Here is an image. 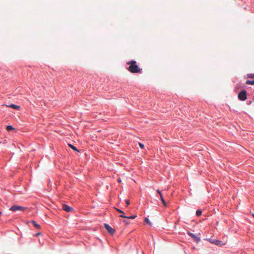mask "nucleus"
Masks as SVG:
<instances>
[{
  "instance_id": "1a4fd4ad",
  "label": "nucleus",
  "mask_w": 254,
  "mask_h": 254,
  "mask_svg": "<svg viewBox=\"0 0 254 254\" xmlns=\"http://www.w3.org/2000/svg\"><path fill=\"white\" fill-rule=\"evenodd\" d=\"M7 106L9 107L12 108L14 109H16V110H19L20 109V107L19 106L14 105L13 104H11L10 105Z\"/></svg>"
},
{
  "instance_id": "6ab92c4d",
  "label": "nucleus",
  "mask_w": 254,
  "mask_h": 254,
  "mask_svg": "<svg viewBox=\"0 0 254 254\" xmlns=\"http://www.w3.org/2000/svg\"><path fill=\"white\" fill-rule=\"evenodd\" d=\"M116 210H117V211H118L119 212H120V213H122V214L124 215V212H123L122 210H120V209H118V208H116Z\"/></svg>"
},
{
  "instance_id": "dca6fc26",
  "label": "nucleus",
  "mask_w": 254,
  "mask_h": 254,
  "mask_svg": "<svg viewBox=\"0 0 254 254\" xmlns=\"http://www.w3.org/2000/svg\"><path fill=\"white\" fill-rule=\"evenodd\" d=\"M145 222L149 225H151V223L147 218H145L144 220Z\"/></svg>"
},
{
  "instance_id": "5701e85b",
  "label": "nucleus",
  "mask_w": 254,
  "mask_h": 254,
  "mask_svg": "<svg viewBox=\"0 0 254 254\" xmlns=\"http://www.w3.org/2000/svg\"><path fill=\"white\" fill-rule=\"evenodd\" d=\"M1 212L0 211V216H1Z\"/></svg>"
},
{
  "instance_id": "9b49d317",
  "label": "nucleus",
  "mask_w": 254,
  "mask_h": 254,
  "mask_svg": "<svg viewBox=\"0 0 254 254\" xmlns=\"http://www.w3.org/2000/svg\"><path fill=\"white\" fill-rule=\"evenodd\" d=\"M213 243L219 246H222L224 245V244L223 243L222 241L219 240H216L215 242H213Z\"/></svg>"
},
{
  "instance_id": "412c9836",
  "label": "nucleus",
  "mask_w": 254,
  "mask_h": 254,
  "mask_svg": "<svg viewBox=\"0 0 254 254\" xmlns=\"http://www.w3.org/2000/svg\"><path fill=\"white\" fill-rule=\"evenodd\" d=\"M124 222L127 224H128L129 223V222H128V221L126 220H124Z\"/></svg>"
},
{
  "instance_id": "f8f14e48",
  "label": "nucleus",
  "mask_w": 254,
  "mask_h": 254,
  "mask_svg": "<svg viewBox=\"0 0 254 254\" xmlns=\"http://www.w3.org/2000/svg\"><path fill=\"white\" fill-rule=\"evenodd\" d=\"M31 223L33 224L34 227L36 228L39 229L40 228V226L35 221H32Z\"/></svg>"
},
{
  "instance_id": "4468645a",
  "label": "nucleus",
  "mask_w": 254,
  "mask_h": 254,
  "mask_svg": "<svg viewBox=\"0 0 254 254\" xmlns=\"http://www.w3.org/2000/svg\"><path fill=\"white\" fill-rule=\"evenodd\" d=\"M246 83L247 84H251L254 85V80H247L246 81Z\"/></svg>"
},
{
  "instance_id": "2eb2a0df",
  "label": "nucleus",
  "mask_w": 254,
  "mask_h": 254,
  "mask_svg": "<svg viewBox=\"0 0 254 254\" xmlns=\"http://www.w3.org/2000/svg\"><path fill=\"white\" fill-rule=\"evenodd\" d=\"M202 214V211L200 209H198L196 211V215L197 216H200Z\"/></svg>"
},
{
  "instance_id": "b1692460",
  "label": "nucleus",
  "mask_w": 254,
  "mask_h": 254,
  "mask_svg": "<svg viewBox=\"0 0 254 254\" xmlns=\"http://www.w3.org/2000/svg\"><path fill=\"white\" fill-rule=\"evenodd\" d=\"M252 216L254 217V214H253Z\"/></svg>"
},
{
  "instance_id": "7ed1b4c3",
  "label": "nucleus",
  "mask_w": 254,
  "mask_h": 254,
  "mask_svg": "<svg viewBox=\"0 0 254 254\" xmlns=\"http://www.w3.org/2000/svg\"><path fill=\"white\" fill-rule=\"evenodd\" d=\"M104 227L109 233H110L112 235H113L114 234L115 230L114 228H112L108 224L105 223L104 224Z\"/></svg>"
},
{
  "instance_id": "20e7f679",
  "label": "nucleus",
  "mask_w": 254,
  "mask_h": 254,
  "mask_svg": "<svg viewBox=\"0 0 254 254\" xmlns=\"http://www.w3.org/2000/svg\"><path fill=\"white\" fill-rule=\"evenodd\" d=\"M24 209H25V208H24L22 206H17V205L12 206L10 208V210H12L13 211H15L17 210H24Z\"/></svg>"
},
{
  "instance_id": "aec40b11",
  "label": "nucleus",
  "mask_w": 254,
  "mask_h": 254,
  "mask_svg": "<svg viewBox=\"0 0 254 254\" xmlns=\"http://www.w3.org/2000/svg\"><path fill=\"white\" fill-rule=\"evenodd\" d=\"M126 203L127 204V205H128L130 204L129 200L128 199L125 200Z\"/></svg>"
},
{
  "instance_id": "423d86ee",
  "label": "nucleus",
  "mask_w": 254,
  "mask_h": 254,
  "mask_svg": "<svg viewBox=\"0 0 254 254\" xmlns=\"http://www.w3.org/2000/svg\"><path fill=\"white\" fill-rule=\"evenodd\" d=\"M157 192L158 193V194H159L160 195V200L161 201H162L163 205L165 206V207H166L167 206V203L166 202H165L164 198H163V195L161 193V191L159 190H157Z\"/></svg>"
},
{
  "instance_id": "4be33fe9",
  "label": "nucleus",
  "mask_w": 254,
  "mask_h": 254,
  "mask_svg": "<svg viewBox=\"0 0 254 254\" xmlns=\"http://www.w3.org/2000/svg\"><path fill=\"white\" fill-rule=\"evenodd\" d=\"M41 235V233H38L35 234V236L37 237Z\"/></svg>"
},
{
  "instance_id": "f3484780",
  "label": "nucleus",
  "mask_w": 254,
  "mask_h": 254,
  "mask_svg": "<svg viewBox=\"0 0 254 254\" xmlns=\"http://www.w3.org/2000/svg\"><path fill=\"white\" fill-rule=\"evenodd\" d=\"M248 77L249 78H254V73L248 74Z\"/></svg>"
},
{
  "instance_id": "f257e3e1",
  "label": "nucleus",
  "mask_w": 254,
  "mask_h": 254,
  "mask_svg": "<svg viewBox=\"0 0 254 254\" xmlns=\"http://www.w3.org/2000/svg\"><path fill=\"white\" fill-rule=\"evenodd\" d=\"M127 64L128 65L127 69L131 73H141L142 69L140 68L137 64V63L134 60H131L127 62Z\"/></svg>"
},
{
  "instance_id": "6e6552de",
  "label": "nucleus",
  "mask_w": 254,
  "mask_h": 254,
  "mask_svg": "<svg viewBox=\"0 0 254 254\" xmlns=\"http://www.w3.org/2000/svg\"><path fill=\"white\" fill-rule=\"evenodd\" d=\"M136 215H132V216H126L123 214H121L120 215V217H122V218H130V219H134L136 217Z\"/></svg>"
},
{
  "instance_id": "f03ea898",
  "label": "nucleus",
  "mask_w": 254,
  "mask_h": 254,
  "mask_svg": "<svg viewBox=\"0 0 254 254\" xmlns=\"http://www.w3.org/2000/svg\"><path fill=\"white\" fill-rule=\"evenodd\" d=\"M238 98L240 100L244 101L247 99V92L243 90L240 92L238 94Z\"/></svg>"
},
{
  "instance_id": "a211bd4d",
  "label": "nucleus",
  "mask_w": 254,
  "mask_h": 254,
  "mask_svg": "<svg viewBox=\"0 0 254 254\" xmlns=\"http://www.w3.org/2000/svg\"><path fill=\"white\" fill-rule=\"evenodd\" d=\"M138 144H139V146L140 147V148H141L142 149L144 148V145L142 143L139 142Z\"/></svg>"
},
{
  "instance_id": "9d476101",
  "label": "nucleus",
  "mask_w": 254,
  "mask_h": 254,
  "mask_svg": "<svg viewBox=\"0 0 254 254\" xmlns=\"http://www.w3.org/2000/svg\"><path fill=\"white\" fill-rule=\"evenodd\" d=\"M68 145L71 149H72L74 151L79 152V151L78 150V149L75 146H74L73 145L71 144H68Z\"/></svg>"
},
{
  "instance_id": "39448f33",
  "label": "nucleus",
  "mask_w": 254,
  "mask_h": 254,
  "mask_svg": "<svg viewBox=\"0 0 254 254\" xmlns=\"http://www.w3.org/2000/svg\"><path fill=\"white\" fill-rule=\"evenodd\" d=\"M63 210H64V211H65L67 212H70L73 210V208L72 207H71L67 205H66V204L63 205Z\"/></svg>"
},
{
  "instance_id": "ddd939ff",
  "label": "nucleus",
  "mask_w": 254,
  "mask_h": 254,
  "mask_svg": "<svg viewBox=\"0 0 254 254\" xmlns=\"http://www.w3.org/2000/svg\"><path fill=\"white\" fill-rule=\"evenodd\" d=\"M14 129V128L12 127V126L8 125L6 127V130L7 131H10L11 130Z\"/></svg>"
},
{
  "instance_id": "0eeeda50",
  "label": "nucleus",
  "mask_w": 254,
  "mask_h": 254,
  "mask_svg": "<svg viewBox=\"0 0 254 254\" xmlns=\"http://www.w3.org/2000/svg\"><path fill=\"white\" fill-rule=\"evenodd\" d=\"M188 234L190 236L194 241H195L196 243H198L200 241V238L198 237H197L194 234H192V233L189 232Z\"/></svg>"
}]
</instances>
